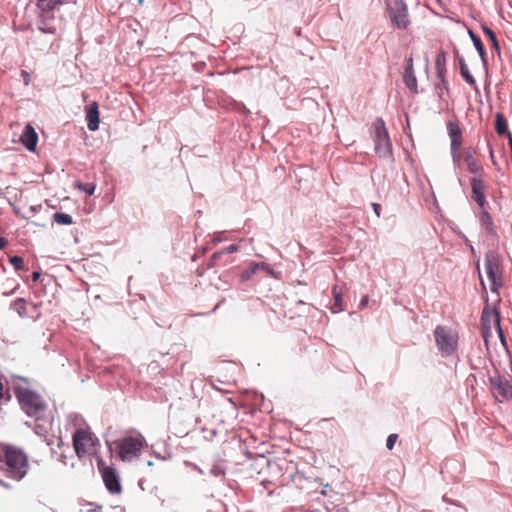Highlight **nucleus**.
Returning a JSON list of instances; mask_svg holds the SVG:
<instances>
[{
	"instance_id": "1",
	"label": "nucleus",
	"mask_w": 512,
	"mask_h": 512,
	"mask_svg": "<svg viewBox=\"0 0 512 512\" xmlns=\"http://www.w3.org/2000/svg\"><path fill=\"white\" fill-rule=\"evenodd\" d=\"M9 389L18 402L20 410L29 418L35 421H41L45 418L48 411V403L44 397L31 388V382L28 378L20 375H11Z\"/></svg>"
},
{
	"instance_id": "2",
	"label": "nucleus",
	"mask_w": 512,
	"mask_h": 512,
	"mask_svg": "<svg viewBox=\"0 0 512 512\" xmlns=\"http://www.w3.org/2000/svg\"><path fill=\"white\" fill-rule=\"evenodd\" d=\"M29 463L28 456L24 450L8 443L0 442V475L14 481L22 480L28 473ZM0 486L6 489L11 488L0 477Z\"/></svg>"
},
{
	"instance_id": "3",
	"label": "nucleus",
	"mask_w": 512,
	"mask_h": 512,
	"mask_svg": "<svg viewBox=\"0 0 512 512\" xmlns=\"http://www.w3.org/2000/svg\"><path fill=\"white\" fill-rule=\"evenodd\" d=\"M435 344L440 355L444 358L453 356L458 350V332L444 325H437L433 331Z\"/></svg>"
},
{
	"instance_id": "4",
	"label": "nucleus",
	"mask_w": 512,
	"mask_h": 512,
	"mask_svg": "<svg viewBox=\"0 0 512 512\" xmlns=\"http://www.w3.org/2000/svg\"><path fill=\"white\" fill-rule=\"evenodd\" d=\"M485 270L488 279L490 280V289L492 293L499 295V288L502 287V257L499 253L489 250L485 254Z\"/></svg>"
},
{
	"instance_id": "5",
	"label": "nucleus",
	"mask_w": 512,
	"mask_h": 512,
	"mask_svg": "<svg viewBox=\"0 0 512 512\" xmlns=\"http://www.w3.org/2000/svg\"><path fill=\"white\" fill-rule=\"evenodd\" d=\"M372 128L376 154L383 158L392 157V143L384 120L382 118H377L373 122Z\"/></svg>"
},
{
	"instance_id": "6",
	"label": "nucleus",
	"mask_w": 512,
	"mask_h": 512,
	"mask_svg": "<svg viewBox=\"0 0 512 512\" xmlns=\"http://www.w3.org/2000/svg\"><path fill=\"white\" fill-rule=\"evenodd\" d=\"M390 20L394 27L406 30L410 25L408 7L405 0H391L387 4Z\"/></svg>"
},
{
	"instance_id": "7",
	"label": "nucleus",
	"mask_w": 512,
	"mask_h": 512,
	"mask_svg": "<svg viewBox=\"0 0 512 512\" xmlns=\"http://www.w3.org/2000/svg\"><path fill=\"white\" fill-rule=\"evenodd\" d=\"M38 8L40 9L37 22L38 30L44 34L56 35L62 28L61 18H57L55 16L56 9H46L43 7Z\"/></svg>"
},
{
	"instance_id": "8",
	"label": "nucleus",
	"mask_w": 512,
	"mask_h": 512,
	"mask_svg": "<svg viewBox=\"0 0 512 512\" xmlns=\"http://www.w3.org/2000/svg\"><path fill=\"white\" fill-rule=\"evenodd\" d=\"M489 383L492 393L500 402L512 399V378L510 376H491Z\"/></svg>"
},
{
	"instance_id": "9",
	"label": "nucleus",
	"mask_w": 512,
	"mask_h": 512,
	"mask_svg": "<svg viewBox=\"0 0 512 512\" xmlns=\"http://www.w3.org/2000/svg\"><path fill=\"white\" fill-rule=\"evenodd\" d=\"M143 446L139 438L132 436L124 437L118 443L119 457L122 461H129L140 453Z\"/></svg>"
},
{
	"instance_id": "10",
	"label": "nucleus",
	"mask_w": 512,
	"mask_h": 512,
	"mask_svg": "<svg viewBox=\"0 0 512 512\" xmlns=\"http://www.w3.org/2000/svg\"><path fill=\"white\" fill-rule=\"evenodd\" d=\"M492 321H494V324L497 328L499 337H500L502 343H504L505 338H504L503 331H502L501 324H500V313L496 308L491 309L489 302H488V297H486V305L482 311L481 322H482L483 327L486 330H489L491 328Z\"/></svg>"
},
{
	"instance_id": "11",
	"label": "nucleus",
	"mask_w": 512,
	"mask_h": 512,
	"mask_svg": "<svg viewBox=\"0 0 512 512\" xmlns=\"http://www.w3.org/2000/svg\"><path fill=\"white\" fill-rule=\"evenodd\" d=\"M72 440L75 453L79 459L87 454V445H94L91 433L84 429H77L72 436Z\"/></svg>"
},
{
	"instance_id": "12",
	"label": "nucleus",
	"mask_w": 512,
	"mask_h": 512,
	"mask_svg": "<svg viewBox=\"0 0 512 512\" xmlns=\"http://www.w3.org/2000/svg\"><path fill=\"white\" fill-rule=\"evenodd\" d=\"M262 458L265 460L269 471L273 474L284 475L285 473H289L290 476H292L293 471L295 470L294 463L284 457L267 459L262 456Z\"/></svg>"
},
{
	"instance_id": "13",
	"label": "nucleus",
	"mask_w": 512,
	"mask_h": 512,
	"mask_svg": "<svg viewBox=\"0 0 512 512\" xmlns=\"http://www.w3.org/2000/svg\"><path fill=\"white\" fill-rule=\"evenodd\" d=\"M102 479L105 484L106 489L110 494H120L122 491V486L120 483V478L116 469L112 466L104 467L102 470Z\"/></svg>"
},
{
	"instance_id": "14",
	"label": "nucleus",
	"mask_w": 512,
	"mask_h": 512,
	"mask_svg": "<svg viewBox=\"0 0 512 512\" xmlns=\"http://www.w3.org/2000/svg\"><path fill=\"white\" fill-rule=\"evenodd\" d=\"M447 132L451 140L450 150H458L463 143V135L459 123L456 121H448Z\"/></svg>"
},
{
	"instance_id": "15",
	"label": "nucleus",
	"mask_w": 512,
	"mask_h": 512,
	"mask_svg": "<svg viewBox=\"0 0 512 512\" xmlns=\"http://www.w3.org/2000/svg\"><path fill=\"white\" fill-rule=\"evenodd\" d=\"M20 141L28 151L34 152L36 150L38 143V134L30 124L25 126L20 137Z\"/></svg>"
},
{
	"instance_id": "16",
	"label": "nucleus",
	"mask_w": 512,
	"mask_h": 512,
	"mask_svg": "<svg viewBox=\"0 0 512 512\" xmlns=\"http://www.w3.org/2000/svg\"><path fill=\"white\" fill-rule=\"evenodd\" d=\"M87 127L90 131L99 129L100 113L99 105L96 101L91 102L86 108Z\"/></svg>"
},
{
	"instance_id": "17",
	"label": "nucleus",
	"mask_w": 512,
	"mask_h": 512,
	"mask_svg": "<svg viewBox=\"0 0 512 512\" xmlns=\"http://www.w3.org/2000/svg\"><path fill=\"white\" fill-rule=\"evenodd\" d=\"M472 194L471 198L475 202H485V185L480 176H474L470 180Z\"/></svg>"
},
{
	"instance_id": "18",
	"label": "nucleus",
	"mask_w": 512,
	"mask_h": 512,
	"mask_svg": "<svg viewBox=\"0 0 512 512\" xmlns=\"http://www.w3.org/2000/svg\"><path fill=\"white\" fill-rule=\"evenodd\" d=\"M238 251V245L231 244L220 251L212 254L211 258L207 262L206 269H212L218 265V261L224 257L230 256V254Z\"/></svg>"
},
{
	"instance_id": "19",
	"label": "nucleus",
	"mask_w": 512,
	"mask_h": 512,
	"mask_svg": "<svg viewBox=\"0 0 512 512\" xmlns=\"http://www.w3.org/2000/svg\"><path fill=\"white\" fill-rule=\"evenodd\" d=\"M468 34L481 58L484 68H487V54L481 38L477 34H475L471 29L468 30Z\"/></svg>"
},
{
	"instance_id": "20",
	"label": "nucleus",
	"mask_w": 512,
	"mask_h": 512,
	"mask_svg": "<svg viewBox=\"0 0 512 512\" xmlns=\"http://www.w3.org/2000/svg\"><path fill=\"white\" fill-rule=\"evenodd\" d=\"M495 130L500 136L506 135L508 137V141L510 142L512 133L509 131L506 117L500 112L496 113L495 115Z\"/></svg>"
},
{
	"instance_id": "21",
	"label": "nucleus",
	"mask_w": 512,
	"mask_h": 512,
	"mask_svg": "<svg viewBox=\"0 0 512 512\" xmlns=\"http://www.w3.org/2000/svg\"><path fill=\"white\" fill-rule=\"evenodd\" d=\"M464 162L467 165L468 171L476 176L482 177L483 167L473 157L472 152L468 151L464 155Z\"/></svg>"
},
{
	"instance_id": "22",
	"label": "nucleus",
	"mask_w": 512,
	"mask_h": 512,
	"mask_svg": "<svg viewBox=\"0 0 512 512\" xmlns=\"http://www.w3.org/2000/svg\"><path fill=\"white\" fill-rule=\"evenodd\" d=\"M459 70L461 77L476 91H478L477 83L475 78L470 73L468 66L465 62V59H459Z\"/></svg>"
},
{
	"instance_id": "23",
	"label": "nucleus",
	"mask_w": 512,
	"mask_h": 512,
	"mask_svg": "<svg viewBox=\"0 0 512 512\" xmlns=\"http://www.w3.org/2000/svg\"><path fill=\"white\" fill-rule=\"evenodd\" d=\"M436 77L438 82L435 84V90L439 98L443 97V91L449 92V82L447 79V71L436 72Z\"/></svg>"
},
{
	"instance_id": "24",
	"label": "nucleus",
	"mask_w": 512,
	"mask_h": 512,
	"mask_svg": "<svg viewBox=\"0 0 512 512\" xmlns=\"http://www.w3.org/2000/svg\"><path fill=\"white\" fill-rule=\"evenodd\" d=\"M482 31L485 34V36H487V38L489 39L491 43V48L496 52L497 56L500 58L501 48L495 32L487 25H482Z\"/></svg>"
},
{
	"instance_id": "25",
	"label": "nucleus",
	"mask_w": 512,
	"mask_h": 512,
	"mask_svg": "<svg viewBox=\"0 0 512 512\" xmlns=\"http://www.w3.org/2000/svg\"><path fill=\"white\" fill-rule=\"evenodd\" d=\"M480 223L485 227L486 231L490 235H496V228L494 226L492 217L487 210H483L480 213Z\"/></svg>"
},
{
	"instance_id": "26",
	"label": "nucleus",
	"mask_w": 512,
	"mask_h": 512,
	"mask_svg": "<svg viewBox=\"0 0 512 512\" xmlns=\"http://www.w3.org/2000/svg\"><path fill=\"white\" fill-rule=\"evenodd\" d=\"M26 304V299L20 297L11 302L10 309L15 311L19 317L26 318L28 316Z\"/></svg>"
},
{
	"instance_id": "27",
	"label": "nucleus",
	"mask_w": 512,
	"mask_h": 512,
	"mask_svg": "<svg viewBox=\"0 0 512 512\" xmlns=\"http://www.w3.org/2000/svg\"><path fill=\"white\" fill-rule=\"evenodd\" d=\"M403 82L405 86L413 93L418 94L417 78L414 71L404 72Z\"/></svg>"
},
{
	"instance_id": "28",
	"label": "nucleus",
	"mask_w": 512,
	"mask_h": 512,
	"mask_svg": "<svg viewBox=\"0 0 512 512\" xmlns=\"http://www.w3.org/2000/svg\"><path fill=\"white\" fill-rule=\"evenodd\" d=\"M259 270V265L251 262L250 265L240 274L239 280L241 283L249 281L253 275Z\"/></svg>"
},
{
	"instance_id": "29",
	"label": "nucleus",
	"mask_w": 512,
	"mask_h": 512,
	"mask_svg": "<svg viewBox=\"0 0 512 512\" xmlns=\"http://www.w3.org/2000/svg\"><path fill=\"white\" fill-rule=\"evenodd\" d=\"M53 221L58 225L68 226L73 224V218L71 215L64 212H55L53 214Z\"/></svg>"
},
{
	"instance_id": "30",
	"label": "nucleus",
	"mask_w": 512,
	"mask_h": 512,
	"mask_svg": "<svg viewBox=\"0 0 512 512\" xmlns=\"http://www.w3.org/2000/svg\"><path fill=\"white\" fill-rule=\"evenodd\" d=\"M332 293H333V296H334L333 312L335 313V312L344 311L345 308H344V305H343L342 294H341L340 291L337 290V286L333 287Z\"/></svg>"
},
{
	"instance_id": "31",
	"label": "nucleus",
	"mask_w": 512,
	"mask_h": 512,
	"mask_svg": "<svg viewBox=\"0 0 512 512\" xmlns=\"http://www.w3.org/2000/svg\"><path fill=\"white\" fill-rule=\"evenodd\" d=\"M74 187L78 190L84 192L86 195L91 196L94 194L96 185L94 183L90 182H81V181H75Z\"/></svg>"
},
{
	"instance_id": "32",
	"label": "nucleus",
	"mask_w": 512,
	"mask_h": 512,
	"mask_svg": "<svg viewBox=\"0 0 512 512\" xmlns=\"http://www.w3.org/2000/svg\"><path fill=\"white\" fill-rule=\"evenodd\" d=\"M447 53L443 50L437 53L435 59L436 72L447 71L446 68Z\"/></svg>"
},
{
	"instance_id": "33",
	"label": "nucleus",
	"mask_w": 512,
	"mask_h": 512,
	"mask_svg": "<svg viewBox=\"0 0 512 512\" xmlns=\"http://www.w3.org/2000/svg\"><path fill=\"white\" fill-rule=\"evenodd\" d=\"M9 262L16 271L28 270V267L25 265L24 259L21 256H11L9 257Z\"/></svg>"
},
{
	"instance_id": "34",
	"label": "nucleus",
	"mask_w": 512,
	"mask_h": 512,
	"mask_svg": "<svg viewBox=\"0 0 512 512\" xmlns=\"http://www.w3.org/2000/svg\"><path fill=\"white\" fill-rule=\"evenodd\" d=\"M209 473L216 478H223L226 474V468L222 463H215L210 467Z\"/></svg>"
},
{
	"instance_id": "35",
	"label": "nucleus",
	"mask_w": 512,
	"mask_h": 512,
	"mask_svg": "<svg viewBox=\"0 0 512 512\" xmlns=\"http://www.w3.org/2000/svg\"><path fill=\"white\" fill-rule=\"evenodd\" d=\"M64 0H38L37 6L46 9H57L59 5H62Z\"/></svg>"
},
{
	"instance_id": "36",
	"label": "nucleus",
	"mask_w": 512,
	"mask_h": 512,
	"mask_svg": "<svg viewBox=\"0 0 512 512\" xmlns=\"http://www.w3.org/2000/svg\"><path fill=\"white\" fill-rule=\"evenodd\" d=\"M33 431L37 436L42 438H46V436L48 435V428L43 424H35L33 426Z\"/></svg>"
},
{
	"instance_id": "37",
	"label": "nucleus",
	"mask_w": 512,
	"mask_h": 512,
	"mask_svg": "<svg viewBox=\"0 0 512 512\" xmlns=\"http://www.w3.org/2000/svg\"><path fill=\"white\" fill-rule=\"evenodd\" d=\"M254 264L259 265V270L265 271L268 275H273V273H274L273 267L271 265H269L268 263L254 262Z\"/></svg>"
},
{
	"instance_id": "38",
	"label": "nucleus",
	"mask_w": 512,
	"mask_h": 512,
	"mask_svg": "<svg viewBox=\"0 0 512 512\" xmlns=\"http://www.w3.org/2000/svg\"><path fill=\"white\" fill-rule=\"evenodd\" d=\"M398 439L397 434H390L386 440V447L388 450H392L394 448V445Z\"/></svg>"
},
{
	"instance_id": "39",
	"label": "nucleus",
	"mask_w": 512,
	"mask_h": 512,
	"mask_svg": "<svg viewBox=\"0 0 512 512\" xmlns=\"http://www.w3.org/2000/svg\"><path fill=\"white\" fill-rule=\"evenodd\" d=\"M230 263H232V259H231V257H230V256H227V257H224V258H222V259H220V260L218 261V265H217V267H218V268H220V267H224V266H226V265H228V264H230ZM214 268H216V266H215Z\"/></svg>"
},
{
	"instance_id": "40",
	"label": "nucleus",
	"mask_w": 512,
	"mask_h": 512,
	"mask_svg": "<svg viewBox=\"0 0 512 512\" xmlns=\"http://www.w3.org/2000/svg\"><path fill=\"white\" fill-rule=\"evenodd\" d=\"M451 156L453 162L458 165L461 161V155L459 154L458 150L451 151Z\"/></svg>"
},
{
	"instance_id": "41",
	"label": "nucleus",
	"mask_w": 512,
	"mask_h": 512,
	"mask_svg": "<svg viewBox=\"0 0 512 512\" xmlns=\"http://www.w3.org/2000/svg\"><path fill=\"white\" fill-rule=\"evenodd\" d=\"M371 207L375 213V215L379 218L381 216V205L378 203H371Z\"/></svg>"
},
{
	"instance_id": "42",
	"label": "nucleus",
	"mask_w": 512,
	"mask_h": 512,
	"mask_svg": "<svg viewBox=\"0 0 512 512\" xmlns=\"http://www.w3.org/2000/svg\"><path fill=\"white\" fill-rule=\"evenodd\" d=\"M410 71H414V68H413V58L412 57H409L406 59V66H405V71L404 72H410Z\"/></svg>"
},
{
	"instance_id": "43",
	"label": "nucleus",
	"mask_w": 512,
	"mask_h": 512,
	"mask_svg": "<svg viewBox=\"0 0 512 512\" xmlns=\"http://www.w3.org/2000/svg\"><path fill=\"white\" fill-rule=\"evenodd\" d=\"M41 275H42L41 271H33L31 274L32 281L33 282L38 281L40 279Z\"/></svg>"
},
{
	"instance_id": "44",
	"label": "nucleus",
	"mask_w": 512,
	"mask_h": 512,
	"mask_svg": "<svg viewBox=\"0 0 512 512\" xmlns=\"http://www.w3.org/2000/svg\"><path fill=\"white\" fill-rule=\"evenodd\" d=\"M96 461H97L98 469H99V471L102 473V470H103V468L105 467V466H104V461H103L102 457H101V456H98V457L96 458Z\"/></svg>"
},
{
	"instance_id": "45",
	"label": "nucleus",
	"mask_w": 512,
	"mask_h": 512,
	"mask_svg": "<svg viewBox=\"0 0 512 512\" xmlns=\"http://www.w3.org/2000/svg\"><path fill=\"white\" fill-rule=\"evenodd\" d=\"M239 111L245 115H249L251 113L250 110L243 103L239 105Z\"/></svg>"
},
{
	"instance_id": "46",
	"label": "nucleus",
	"mask_w": 512,
	"mask_h": 512,
	"mask_svg": "<svg viewBox=\"0 0 512 512\" xmlns=\"http://www.w3.org/2000/svg\"><path fill=\"white\" fill-rule=\"evenodd\" d=\"M22 76H23L25 85H28L30 82V74L28 72H26L25 70H22Z\"/></svg>"
},
{
	"instance_id": "47",
	"label": "nucleus",
	"mask_w": 512,
	"mask_h": 512,
	"mask_svg": "<svg viewBox=\"0 0 512 512\" xmlns=\"http://www.w3.org/2000/svg\"><path fill=\"white\" fill-rule=\"evenodd\" d=\"M367 304H368V296L365 295V296L362 297V299H361V301L359 303V308L362 309L365 306H367Z\"/></svg>"
},
{
	"instance_id": "48",
	"label": "nucleus",
	"mask_w": 512,
	"mask_h": 512,
	"mask_svg": "<svg viewBox=\"0 0 512 512\" xmlns=\"http://www.w3.org/2000/svg\"><path fill=\"white\" fill-rule=\"evenodd\" d=\"M7 244H8L7 239L0 235V249H4Z\"/></svg>"
},
{
	"instance_id": "49",
	"label": "nucleus",
	"mask_w": 512,
	"mask_h": 512,
	"mask_svg": "<svg viewBox=\"0 0 512 512\" xmlns=\"http://www.w3.org/2000/svg\"><path fill=\"white\" fill-rule=\"evenodd\" d=\"M43 439L48 446H52L54 444V436L48 437L47 435L46 438Z\"/></svg>"
},
{
	"instance_id": "50",
	"label": "nucleus",
	"mask_w": 512,
	"mask_h": 512,
	"mask_svg": "<svg viewBox=\"0 0 512 512\" xmlns=\"http://www.w3.org/2000/svg\"><path fill=\"white\" fill-rule=\"evenodd\" d=\"M87 512H102V506L96 505L94 508L89 509Z\"/></svg>"
},
{
	"instance_id": "51",
	"label": "nucleus",
	"mask_w": 512,
	"mask_h": 512,
	"mask_svg": "<svg viewBox=\"0 0 512 512\" xmlns=\"http://www.w3.org/2000/svg\"><path fill=\"white\" fill-rule=\"evenodd\" d=\"M454 56L456 58V60L459 62V59H464L460 53H459V50L457 48L454 49Z\"/></svg>"
},
{
	"instance_id": "52",
	"label": "nucleus",
	"mask_w": 512,
	"mask_h": 512,
	"mask_svg": "<svg viewBox=\"0 0 512 512\" xmlns=\"http://www.w3.org/2000/svg\"><path fill=\"white\" fill-rule=\"evenodd\" d=\"M479 206V208L481 209V211L483 210H487L485 205H486V201L485 202H476Z\"/></svg>"
},
{
	"instance_id": "53",
	"label": "nucleus",
	"mask_w": 512,
	"mask_h": 512,
	"mask_svg": "<svg viewBox=\"0 0 512 512\" xmlns=\"http://www.w3.org/2000/svg\"><path fill=\"white\" fill-rule=\"evenodd\" d=\"M328 487H329V485H328V484L323 485V489L321 490V494H322L323 496H326V495H327V488H328Z\"/></svg>"
},
{
	"instance_id": "54",
	"label": "nucleus",
	"mask_w": 512,
	"mask_h": 512,
	"mask_svg": "<svg viewBox=\"0 0 512 512\" xmlns=\"http://www.w3.org/2000/svg\"><path fill=\"white\" fill-rule=\"evenodd\" d=\"M450 461H445L441 467V473H444V469H446L449 465Z\"/></svg>"
},
{
	"instance_id": "55",
	"label": "nucleus",
	"mask_w": 512,
	"mask_h": 512,
	"mask_svg": "<svg viewBox=\"0 0 512 512\" xmlns=\"http://www.w3.org/2000/svg\"><path fill=\"white\" fill-rule=\"evenodd\" d=\"M63 445H64V442L62 441V438H61V437H59V438L57 439V447H58V448H61Z\"/></svg>"
},
{
	"instance_id": "56",
	"label": "nucleus",
	"mask_w": 512,
	"mask_h": 512,
	"mask_svg": "<svg viewBox=\"0 0 512 512\" xmlns=\"http://www.w3.org/2000/svg\"><path fill=\"white\" fill-rule=\"evenodd\" d=\"M227 401L233 406L234 409L237 408V404L233 401L232 398H228Z\"/></svg>"
},
{
	"instance_id": "57",
	"label": "nucleus",
	"mask_w": 512,
	"mask_h": 512,
	"mask_svg": "<svg viewBox=\"0 0 512 512\" xmlns=\"http://www.w3.org/2000/svg\"><path fill=\"white\" fill-rule=\"evenodd\" d=\"M295 34H296V36H298V37H299V36H301V35H302V29H301L300 27L296 28V29H295Z\"/></svg>"
},
{
	"instance_id": "58",
	"label": "nucleus",
	"mask_w": 512,
	"mask_h": 512,
	"mask_svg": "<svg viewBox=\"0 0 512 512\" xmlns=\"http://www.w3.org/2000/svg\"><path fill=\"white\" fill-rule=\"evenodd\" d=\"M193 467H194V469H195L198 473H200V474H204L203 470H202L199 466H197V465H195V464H194V465H193Z\"/></svg>"
},
{
	"instance_id": "59",
	"label": "nucleus",
	"mask_w": 512,
	"mask_h": 512,
	"mask_svg": "<svg viewBox=\"0 0 512 512\" xmlns=\"http://www.w3.org/2000/svg\"><path fill=\"white\" fill-rule=\"evenodd\" d=\"M490 157H491V159H492L493 164H494L495 166H497V162L494 160V154H493V150H492V149H490Z\"/></svg>"
},
{
	"instance_id": "60",
	"label": "nucleus",
	"mask_w": 512,
	"mask_h": 512,
	"mask_svg": "<svg viewBox=\"0 0 512 512\" xmlns=\"http://www.w3.org/2000/svg\"><path fill=\"white\" fill-rule=\"evenodd\" d=\"M14 211H15V214H16L18 217H21V218L25 219V216L21 215L18 209H16V208H15V209H14Z\"/></svg>"
},
{
	"instance_id": "61",
	"label": "nucleus",
	"mask_w": 512,
	"mask_h": 512,
	"mask_svg": "<svg viewBox=\"0 0 512 512\" xmlns=\"http://www.w3.org/2000/svg\"><path fill=\"white\" fill-rule=\"evenodd\" d=\"M196 271H197V273H198V275H199V276H202V275H203V273H204V270H203V269H201L200 267H198Z\"/></svg>"
},
{
	"instance_id": "62",
	"label": "nucleus",
	"mask_w": 512,
	"mask_h": 512,
	"mask_svg": "<svg viewBox=\"0 0 512 512\" xmlns=\"http://www.w3.org/2000/svg\"><path fill=\"white\" fill-rule=\"evenodd\" d=\"M30 211H32L33 213H37L38 212V209L36 206H31L30 207Z\"/></svg>"
},
{
	"instance_id": "63",
	"label": "nucleus",
	"mask_w": 512,
	"mask_h": 512,
	"mask_svg": "<svg viewBox=\"0 0 512 512\" xmlns=\"http://www.w3.org/2000/svg\"><path fill=\"white\" fill-rule=\"evenodd\" d=\"M60 457H61V461H62L64 464H66V456H65L64 454H61V455H60Z\"/></svg>"
},
{
	"instance_id": "64",
	"label": "nucleus",
	"mask_w": 512,
	"mask_h": 512,
	"mask_svg": "<svg viewBox=\"0 0 512 512\" xmlns=\"http://www.w3.org/2000/svg\"><path fill=\"white\" fill-rule=\"evenodd\" d=\"M15 291H16V288H15V289H13V290H12L10 293H8L7 295L14 294V293H15Z\"/></svg>"
}]
</instances>
